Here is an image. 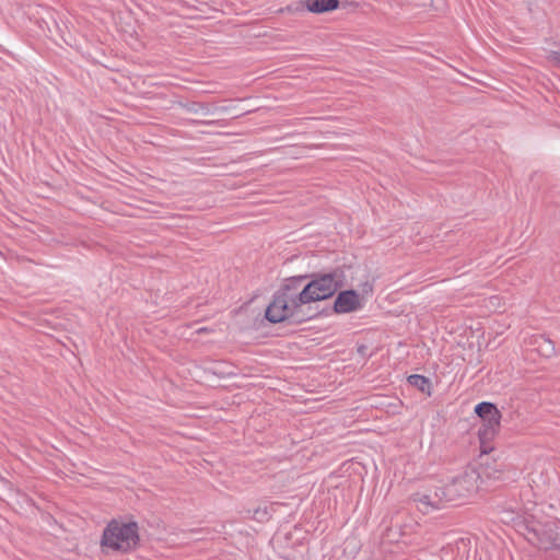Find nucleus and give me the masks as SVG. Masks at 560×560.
<instances>
[{"mask_svg":"<svg viewBox=\"0 0 560 560\" xmlns=\"http://www.w3.org/2000/svg\"><path fill=\"white\" fill-rule=\"evenodd\" d=\"M304 277L290 280L273 296L272 302L266 310V318L271 323H280L287 319L302 322L304 318L299 316V308L304 305L298 300L299 293L294 284L301 282Z\"/></svg>","mask_w":560,"mask_h":560,"instance_id":"1","label":"nucleus"},{"mask_svg":"<svg viewBox=\"0 0 560 560\" xmlns=\"http://www.w3.org/2000/svg\"><path fill=\"white\" fill-rule=\"evenodd\" d=\"M101 544L103 547L121 552L135 549L139 544L137 523L110 521L103 532Z\"/></svg>","mask_w":560,"mask_h":560,"instance_id":"2","label":"nucleus"},{"mask_svg":"<svg viewBox=\"0 0 560 560\" xmlns=\"http://www.w3.org/2000/svg\"><path fill=\"white\" fill-rule=\"evenodd\" d=\"M475 413L482 420V425L478 430L480 455H487L494 450L492 443L500 432L503 415L494 404L488 401L478 404Z\"/></svg>","mask_w":560,"mask_h":560,"instance_id":"3","label":"nucleus"},{"mask_svg":"<svg viewBox=\"0 0 560 560\" xmlns=\"http://www.w3.org/2000/svg\"><path fill=\"white\" fill-rule=\"evenodd\" d=\"M339 288L336 273H325L316 277L299 292L298 300L303 304L326 300Z\"/></svg>","mask_w":560,"mask_h":560,"instance_id":"4","label":"nucleus"},{"mask_svg":"<svg viewBox=\"0 0 560 560\" xmlns=\"http://www.w3.org/2000/svg\"><path fill=\"white\" fill-rule=\"evenodd\" d=\"M482 479L474 466L466 467L457 480V499L468 502L478 494Z\"/></svg>","mask_w":560,"mask_h":560,"instance_id":"5","label":"nucleus"},{"mask_svg":"<svg viewBox=\"0 0 560 560\" xmlns=\"http://www.w3.org/2000/svg\"><path fill=\"white\" fill-rule=\"evenodd\" d=\"M539 545L544 549H559L560 550V525L555 522H549L539 525L534 529Z\"/></svg>","mask_w":560,"mask_h":560,"instance_id":"6","label":"nucleus"},{"mask_svg":"<svg viewBox=\"0 0 560 560\" xmlns=\"http://www.w3.org/2000/svg\"><path fill=\"white\" fill-rule=\"evenodd\" d=\"M361 307L360 295L354 290L342 291L335 300L334 308L337 313H350Z\"/></svg>","mask_w":560,"mask_h":560,"instance_id":"7","label":"nucleus"},{"mask_svg":"<svg viewBox=\"0 0 560 560\" xmlns=\"http://www.w3.org/2000/svg\"><path fill=\"white\" fill-rule=\"evenodd\" d=\"M301 7L312 13H325L339 7V0H303Z\"/></svg>","mask_w":560,"mask_h":560,"instance_id":"8","label":"nucleus"},{"mask_svg":"<svg viewBox=\"0 0 560 560\" xmlns=\"http://www.w3.org/2000/svg\"><path fill=\"white\" fill-rule=\"evenodd\" d=\"M532 345H534L536 347V351L545 358H550L555 354V346L552 341L545 336L533 337Z\"/></svg>","mask_w":560,"mask_h":560,"instance_id":"9","label":"nucleus"},{"mask_svg":"<svg viewBox=\"0 0 560 560\" xmlns=\"http://www.w3.org/2000/svg\"><path fill=\"white\" fill-rule=\"evenodd\" d=\"M408 383L425 395L431 394V382L423 375L412 374L408 377Z\"/></svg>","mask_w":560,"mask_h":560,"instance_id":"10","label":"nucleus"},{"mask_svg":"<svg viewBox=\"0 0 560 560\" xmlns=\"http://www.w3.org/2000/svg\"><path fill=\"white\" fill-rule=\"evenodd\" d=\"M459 545L463 546L466 559H469L471 551L476 552L477 550L476 538L468 534L457 539V551L460 549Z\"/></svg>","mask_w":560,"mask_h":560,"instance_id":"11","label":"nucleus"},{"mask_svg":"<svg viewBox=\"0 0 560 560\" xmlns=\"http://www.w3.org/2000/svg\"><path fill=\"white\" fill-rule=\"evenodd\" d=\"M547 61L551 66L560 68V51H550L547 55Z\"/></svg>","mask_w":560,"mask_h":560,"instance_id":"12","label":"nucleus"},{"mask_svg":"<svg viewBox=\"0 0 560 560\" xmlns=\"http://www.w3.org/2000/svg\"><path fill=\"white\" fill-rule=\"evenodd\" d=\"M189 110H191L194 113L201 112L205 115H208L211 113V110L209 109V107L207 105L200 104V103L192 104V106Z\"/></svg>","mask_w":560,"mask_h":560,"instance_id":"13","label":"nucleus"},{"mask_svg":"<svg viewBox=\"0 0 560 560\" xmlns=\"http://www.w3.org/2000/svg\"><path fill=\"white\" fill-rule=\"evenodd\" d=\"M300 8L299 7H294V5H287L285 8L283 9H280V12H290V13H294L296 11H299Z\"/></svg>","mask_w":560,"mask_h":560,"instance_id":"14","label":"nucleus"},{"mask_svg":"<svg viewBox=\"0 0 560 560\" xmlns=\"http://www.w3.org/2000/svg\"><path fill=\"white\" fill-rule=\"evenodd\" d=\"M479 331H480L479 328H477L476 330H471V332H470L471 337H475V335H476V337L478 338L480 336Z\"/></svg>","mask_w":560,"mask_h":560,"instance_id":"15","label":"nucleus"},{"mask_svg":"<svg viewBox=\"0 0 560 560\" xmlns=\"http://www.w3.org/2000/svg\"><path fill=\"white\" fill-rule=\"evenodd\" d=\"M228 108L226 107H221L220 110L222 112H225Z\"/></svg>","mask_w":560,"mask_h":560,"instance_id":"16","label":"nucleus"},{"mask_svg":"<svg viewBox=\"0 0 560 560\" xmlns=\"http://www.w3.org/2000/svg\"><path fill=\"white\" fill-rule=\"evenodd\" d=\"M474 342H469V348L472 349Z\"/></svg>","mask_w":560,"mask_h":560,"instance_id":"17","label":"nucleus"}]
</instances>
